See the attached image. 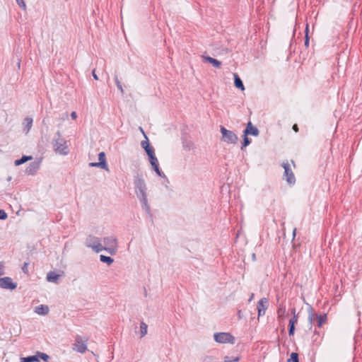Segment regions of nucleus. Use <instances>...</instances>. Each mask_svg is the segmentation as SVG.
Returning <instances> with one entry per match:
<instances>
[{
    "label": "nucleus",
    "mask_w": 362,
    "mask_h": 362,
    "mask_svg": "<svg viewBox=\"0 0 362 362\" xmlns=\"http://www.w3.org/2000/svg\"><path fill=\"white\" fill-rule=\"evenodd\" d=\"M305 33V35L304 45L306 48H308L309 46V42H310V37L308 36V33H309L308 25H306Z\"/></svg>",
    "instance_id": "c85d7f7f"
},
{
    "label": "nucleus",
    "mask_w": 362,
    "mask_h": 362,
    "mask_svg": "<svg viewBox=\"0 0 362 362\" xmlns=\"http://www.w3.org/2000/svg\"><path fill=\"white\" fill-rule=\"evenodd\" d=\"M0 288L13 290L17 288V284L13 282L11 277L5 276L0 278Z\"/></svg>",
    "instance_id": "1a4fd4ad"
},
{
    "label": "nucleus",
    "mask_w": 362,
    "mask_h": 362,
    "mask_svg": "<svg viewBox=\"0 0 362 362\" xmlns=\"http://www.w3.org/2000/svg\"><path fill=\"white\" fill-rule=\"evenodd\" d=\"M3 268H4L3 263L0 262V270H3ZM3 274H4V272L3 271L0 272V276H1Z\"/></svg>",
    "instance_id": "c03bdc74"
},
{
    "label": "nucleus",
    "mask_w": 362,
    "mask_h": 362,
    "mask_svg": "<svg viewBox=\"0 0 362 362\" xmlns=\"http://www.w3.org/2000/svg\"><path fill=\"white\" fill-rule=\"evenodd\" d=\"M214 357L211 356H205L203 358L202 362H214Z\"/></svg>",
    "instance_id": "e433bc0d"
},
{
    "label": "nucleus",
    "mask_w": 362,
    "mask_h": 362,
    "mask_svg": "<svg viewBox=\"0 0 362 362\" xmlns=\"http://www.w3.org/2000/svg\"><path fill=\"white\" fill-rule=\"evenodd\" d=\"M295 325H288V334L289 336H293L295 332Z\"/></svg>",
    "instance_id": "4c0bfd02"
},
{
    "label": "nucleus",
    "mask_w": 362,
    "mask_h": 362,
    "mask_svg": "<svg viewBox=\"0 0 362 362\" xmlns=\"http://www.w3.org/2000/svg\"><path fill=\"white\" fill-rule=\"evenodd\" d=\"M292 129H293L294 132H298V127L296 124H293V127Z\"/></svg>",
    "instance_id": "37998d69"
},
{
    "label": "nucleus",
    "mask_w": 362,
    "mask_h": 362,
    "mask_svg": "<svg viewBox=\"0 0 362 362\" xmlns=\"http://www.w3.org/2000/svg\"><path fill=\"white\" fill-rule=\"evenodd\" d=\"M27 265L28 264L27 263H25L24 264V266L23 267L22 269L23 271V272L26 273L28 271H27Z\"/></svg>",
    "instance_id": "49530a36"
},
{
    "label": "nucleus",
    "mask_w": 362,
    "mask_h": 362,
    "mask_svg": "<svg viewBox=\"0 0 362 362\" xmlns=\"http://www.w3.org/2000/svg\"><path fill=\"white\" fill-rule=\"evenodd\" d=\"M237 315H238V318H239V319H242V317H243V315H242V311H241L240 310H239L238 311Z\"/></svg>",
    "instance_id": "a18cd8bd"
},
{
    "label": "nucleus",
    "mask_w": 362,
    "mask_h": 362,
    "mask_svg": "<svg viewBox=\"0 0 362 362\" xmlns=\"http://www.w3.org/2000/svg\"><path fill=\"white\" fill-rule=\"evenodd\" d=\"M183 148L186 150L189 151L193 146V144L191 141H183Z\"/></svg>",
    "instance_id": "473e14b6"
},
{
    "label": "nucleus",
    "mask_w": 362,
    "mask_h": 362,
    "mask_svg": "<svg viewBox=\"0 0 362 362\" xmlns=\"http://www.w3.org/2000/svg\"><path fill=\"white\" fill-rule=\"evenodd\" d=\"M71 117L73 119H76L77 118V114L76 112H72L71 113Z\"/></svg>",
    "instance_id": "a19ab883"
},
{
    "label": "nucleus",
    "mask_w": 362,
    "mask_h": 362,
    "mask_svg": "<svg viewBox=\"0 0 362 362\" xmlns=\"http://www.w3.org/2000/svg\"><path fill=\"white\" fill-rule=\"evenodd\" d=\"M49 307L46 305H40L35 308V313L40 315H45L49 313Z\"/></svg>",
    "instance_id": "a211bd4d"
},
{
    "label": "nucleus",
    "mask_w": 362,
    "mask_h": 362,
    "mask_svg": "<svg viewBox=\"0 0 362 362\" xmlns=\"http://www.w3.org/2000/svg\"><path fill=\"white\" fill-rule=\"evenodd\" d=\"M99 165H101V168L109 171V168L106 162V157L105 152H100L98 154Z\"/></svg>",
    "instance_id": "f3484780"
},
{
    "label": "nucleus",
    "mask_w": 362,
    "mask_h": 362,
    "mask_svg": "<svg viewBox=\"0 0 362 362\" xmlns=\"http://www.w3.org/2000/svg\"><path fill=\"white\" fill-rule=\"evenodd\" d=\"M202 57H203V60L205 62L211 64L214 67L217 68V69L221 68V64H222L221 61H219L216 59H214L213 57H211L209 56H203Z\"/></svg>",
    "instance_id": "4468645a"
},
{
    "label": "nucleus",
    "mask_w": 362,
    "mask_h": 362,
    "mask_svg": "<svg viewBox=\"0 0 362 362\" xmlns=\"http://www.w3.org/2000/svg\"><path fill=\"white\" fill-rule=\"evenodd\" d=\"M33 159V157L30 156H23L20 159L15 160V165H20L28 160H30Z\"/></svg>",
    "instance_id": "5701e85b"
},
{
    "label": "nucleus",
    "mask_w": 362,
    "mask_h": 362,
    "mask_svg": "<svg viewBox=\"0 0 362 362\" xmlns=\"http://www.w3.org/2000/svg\"><path fill=\"white\" fill-rule=\"evenodd\" d=\"M293 317L289 320L288 325H295L298 322V315H296V309H292Z\"/></svg>",
    "instance_id": "cd10ccee"
},
{
    "label": "nucleus",
    "mask_w": 362,
    "mask_h": 362,
    "mask_svg": "<svg viewBox=\"0 0 362 362\" xmlns=\"http://www.w3.org/2000/svg\"><path fill=\"white\" fill-rule=\"evenodd\" d=\"M141 203V207L148 214H151V207L148 203L147 197L138 198Z\"/></svg>",
    "instance_id": "aec40b11"
},
{
    "label": "nucleus",
    "mask_w": 362,
    "mask_h": 362,
    "mask_svg": "<svg viewBox=\"0 0 362 362\" xmlns=\"http://www.w3.org/2000/svg\"><path fill=\"white\" fill-rule=\"evenodd\" d=\"M40 168V162L33 161L29 164L26 168V173L29 175H34Z\"/></svg>",
    "instance_id": "2eb2a0df"
},
{
    "label": "nucleus",
    "mask_w": 362,
    "mask_h": 362,
    "mask_svg": "<svg viewBox=\"0 0 362 362\" xmlns=\"http://www.w3.org/2000/svg\"><path fill=\"white\" fill-rule=\"evenodd\" d=\"M141 146L148 156L155 153V150L153 147L151 146L147 136H146V140L141 142Z\"/></svg>",
    "instance_id": "ddd939ff"
},
{
    "label": "nucleus",
    "mask_w": 362,
    "mask_h": 362,
    "mask_svg": "<svg viewBox=\"0 0 362 362\" xmlns=\"http://www.w3.org/2000/svg\"><path fill=\"white\" fill-rule=\"evenodd\" d=\"M214 340L218 343H230L235 344V338L228 332H218L214 334Z\"/></svg>",
    "instance_id": "423d86ee"
},
{
    "label": "nucleus",
    "mask_w": 362,
    "mask_h": 362,
    "mask_svg": "<svg viewBox=\"0 0 362 362\" xmlns=\"http://www.w3.org/2000/svg\"><path fill=\"white\" fill-rule=\"evenodd\" d=\"M115 83H116V86L118 88V89L121 91L122 93H124V90H123V88H122V83L121 82L119 81L118 78L117 76H115Z\"/></svg>",
    "instance_id": "2f4dec72"
},
{
    "label": "nucleus",
    "mask_w": 362,
    "mask_h": 362,
    "mask_svg": "<svg viewBox=\"0 0 362 362\" xmlns=\"http://www.w3.org/2000/svg\"><path fill=\"white\" fill-rule=\"evenodd\" d=\"M7 218V214L4 210L0 209V220H5Z\"/></svg>",
    "instance_id": "58836bf2"
},
{
    "label": "nucleus",
    "mask_w": 362,
    "mask_h": 362,
    "mask_svg": "<svg viewBox=\"0 0 362 362\" xmlns=\"http://www.w3.org/2000/svg\"><path fill=\"white\" fill-rule=\"evenodd\" d=\"M85 245L87 247L91 248L96 253L103 251V245L101 244V239L92 235H89L86 238L85 241Z\"/></svg>",
    "instance_id": "20e7f679"
},
{
    "label": "nucleus",
    "mask_w": 362,
    "mask_h": 362,
    "mask_svg": "<svg viewBox=\"0 0 362 362\" xmlns=\"http://www.w3.org/2000/svg\"><path fill=\"white\" fill-rule=\"evenodd\" d=\"M92 75H93V77L94 78V79L95 80H98V75L95 74V71L93 70V72H92Z\"/></svg>",
    "instance_id": "79ce46f5"
},
{
    "label": "nucleus",
    "mask_w": 362,
    "mask_h": 362,
    "mask_svg": "<svg viewBox=\"0 0 362 362\" xmlns=\"http://www.w3.org/2000/svg\"><path fill=\"white\" fill-rule=\"evenodd\" d=\"M39 361L37 355L30 356L21 358V362H37Z\"/></svg>",
    "instance_id": "b1692460"
},
{
    "label": "nucleus",
    "mask_w": 362,
    "mask_h": 362,
    "mask_svg": "<svg viewBox=\"0 0 362 362\" xmlns=\"http://www.w3.org/2000/svg\"><path fill=\"white\" fill-rule=\"evenodd\" d=\"M239 357H235L233 358H231L229 356H225L224 357V362H237L239 361Z\"/></svg>",
    "instance_id": "f704fd0d"
},
{
    "label": "nucleus",
    "mask_w": 362,
    "mask_h": 362,
    "mask_svg": "<svg viewBox=\"0 0 362 362\" xmlns=\"http://www.w3.org/2000/svg\"><path fill=\"white\" fill-rule=\"evenodd\" d=\"M60 275L57 274L54 272H49L47 274V281L49 282H52L55 284H58V280L59 279Z\"/></svg>",
    "instance_id": "6ab92c4d"
},
{
    "label": "nucleus",
    "mask_w": 362,
    "mask_h": 362,
    "mask_svg": "<svg viewBox=\"0 0 362 362\" xmlns=\"http://www.w3.org/2000/svg\"><path fill=\"white\" fill-rule=\"evenodd\" d=\"M315 319L317 320V326L321 327L322 325L327 321V314H316Z\"/></svg>",
    "instance_id": "412c9836"
},
{
    "label": "nucleus",
    "mask_w": 362,
    "mask_h": 362,
    "mask_svg": "<svg viewBox=\"0 0 362 362\" xmlns=\"http://www.w3.org/2000/svg\"><path fill=\"white\" fill-rule=\"evenodd\" d=\"M100 260L103 263H106L107 265H110L114 262V259L111 257L103 255H100Z\"/></svg>",
    "instance_id": "393cba45"
},
{
    "label": "nucleus",
    "mask_w": 362,
    "mask_h": 362,
    "mask_svg": "<svg viewBox=\"0 0 362 362\" xmlns=\"http://www.w3.org/2000/svg\"><path fill=\"white\" fill-rule=\"evenodd\" d=\"M18 6L23 10H26V4L24 0H16Z\"/></svg>",
    "instance_id": "c9c22d12"
},
{
    "label": "nucleus",
    "mask_w": 362,
    "mask_h": 362,
    "mask_svg": "<svg viewBox=\"0 0 362 362\" xmlns=\"http://www.w3.org/2000/svg\"><path fill=\"white\" fill-rule=\"evenodd\" d=\"M105 246H103V250H105L111 255H115L117 252V240L114 236H107L103 238Z\"/></svg>",
    "instance_id": "7ed1b4c3"
},
{
    "label": "nucleus",
    "mask_w": 362,
    "mask_h": 362,
    "mask_svg": "<svg viewBox=\"0 0 362 362\" xmlns=\"http://www.w3.org/2000/svg\"><path fill=\"white\" fill-rule=\"evenodd\" d=\"M220 132L222 134L221 140L227 144H235L237 143L238 138L237 135L230 130H228L223 126H221Z\"/></svg>",
    "instance_id": "39448f33"
},
{
    "label": "nucleus",
    "mask_w": 362,
    "mask_h": 362,
    "mask_svg": "<svg viewBox=\"0 0 362 362\" xmlns=\"http://www.w3.org/2000/svg\"><path fill=\"white\" fill-rule=\"evenodd\" d=\"M134 185L137 198L147 197V187L142 174L137 173L134 175Z\"/></svg>",
    "instance_id": "f03ea898"
},
{
    "label": "nucleus",
    "mask_w": 362,
    "mask_h": 362,
    "mask_svg": "<svg viewBox=\"0 0 362 362\" xmlns=\"http://www.w3.org/2000/svg\"><path fill=\"white\" fill-rule=\"evenodd\" d=\"M253 296H254V294L252 293V294L251 295V296H250V298L249 300H251L252 299Z\"/></svg>",
    "instance_id": "8fccbe9b"
},
{
    "label": "nucleus",
    "mask_w": 362,
    "mask_h": 362,
    "mask_svg": "<svg viewBox=\"0 0 362 362\" xmlns=\"http://www.w3.org/2000/svg\"><path fill=\"white\" fill-rule=\"evenodd\" d=\"M66 144V141L62 137L61 133L59 131L57 132L52 142L54 151L62 155H67L69 151Z\"/></svg>",
    "instance_id": "f257e3e1"
},
{
    "label": "nucleus",
    "mask_w": 362,
    "mask_h": 362,
    "mask_svg": "<svg viewBox=\"0 0 362 362\" xmlns=\"http://www.w3.org/2000/svg\"><path fill=\"white\" fill-rule=\"evenodd\" d=\"M36 355H37L38 358L40 357L41 359H42L45 361H47L49 359V356L45 353L37 352Z\"/></svg>",
    "instance_id": "7c9ffc66"
},
{
    "label": "nucleus",
    "mask_w": 362,
    "mask_h": 362,
    "mask_svg": "<svg viewBox=\"0 0 362 362\" xmlns=\"http://www.w3.org/2000/svg\"><path fill=\"white\" fill-rule=\"evenodd\" d=\"M251 144V139L248 138V136L243 134V141L242 143L241 149L243 150L245 147L249 146Z\"/></svg>",
    "instance_id": "bb28decb"
},
{
    "label": "nucleus",
    "mask_w": 362,
    "mask_h": 362,
    "mask_svg": "<svg viewBox=\"0 0 362 362\" xmlns=\"http://www.w3.org/2000/svg\"><path fill=\"white\" fill-rule=\"evenodd\" d=\"M296 229L295 228V229L293 230V237H295V235H296Z\"/></svg>",
    "instance_id": "09e8293b"
},
{
    "label": "nucleus",
    "mask_w": 362,
    "mask_h": 362,
    "mask_svg": "<svg viewBox=\"0 0 362 362\" xmlns=\"http://www.w3.org/2000/svg\"><path fill=\"white\" fill-rule=\"evenodd\" d=\"M88 339L86 340H83L82 337L79 335H77L75 337V341L74 345V350L76 351L78 353L83 354L87 350L86 341Z\"/></svg>",
    "instance_id": "0eeeda50"
},
{
    "label": "nucleus",
    "mask_w": 362,
    "mask_h": 362,
    "mask_svg": "<svg viewBox=\"0 0 362 362\" xmlns=\"http://www.w3.org/2000/svg\"><path fill=\"white\" fill-rule=\"evenodd\" d=\"M282 167L284 169V176L286 180L289 184H294L296 182L295 176L291 169L290 165L288 163H283Z\"/></svg>",
    "instance_id": "9d476101"
},
{
    "label": "nucleus",
    "mask_w": 362,
    "mask_h": 362,
    "mask_svg": "<svg viewBox=\"0 0 362 362\" xmlns=\"http://www.w3.org/2000/svg\"><path fill=\"white\" fill-rule=\"evenodd\" d=\"M252 258H255V254L252 255Z\"/></svg>",
    "instance_id": "3c124183"
},
{
    "label": "nucleus",
    "mask_w": 362,
    "mask_h": 362,
    "mask_svg": "<svg viewBox=\"0 0 362 362\" xmlns=\"http://www.w3.org/2000/svg\"><path fill=\"white\" fill-rule=\"evenodd\" d=\"M243 134L247 136L252 135L255 136H257L259 134V131L256 127L252 125L251 122H249L243 131Z\"/></svg>",
    "instance_id": "f8f14e48"
},
{
    "label": "nucleus",
    "mask_w": 362,
    "mask_h": 362,
    "mask_svg": "<svg viewBox=\"0 0 362 362\" xmlns=\"http://www.w3.org/2000/svg\"><path fill=\"white\" fill-rule=\"evenodd\" d=\"M148 156L149 162L153 168V170L156 172V173L158 176L167 179L165 175L163 173V172L161 171V170L159 168V163H158V160L155 155V153H152Z\"/></svg>",
    "instance_id": "6e6552de"
},
{
    "label": "nucleus",
    "mask_w": 362,
    "mask_h": 362,
    "mask_svg": "<svg viewBox=\"0 0 362 362\" xmlns=\"http://www.w3.org/2000/svg\"><path fill=\"white\" fill-rule=\"evenodd\" d=\"M269 301L266 298H261L257 305L258 311V316H262L265 314L266 310L267 309Z\"/></svg>",
    "instance_id": "9b49d317"
},
{
    "label": "nucleus",
    "mask_w": 362,
    "mask_h": 362,
    "mask_svg": "<svg viewBox=\"0 0 362 362\" xmlns=\"http://www.w3.org/2000/svg\"><path fill=\"white\" fill-rule=\"evenodd\" d=\"M139 129L141 130V132H142V134H144V137L146 138V134L144 133L143 129L141 127H139Z\"/></svg>",
    "instance_id": "de8ad7c7"
},
{
    "label": "nucleus",
    "mask_w": 362,
    "mask_h": 362,
    "mask_svg": "<svg viewBox=\"0 0 362 362\" xmlns=\"http://www.w3.org/2000/svg\"><path fill=\"white\" fill-rule=\"evenodd\" d=\"M33 122V118H31L30 117H26L23 119V132L26 134L30 132V129L32 128Z\"/></svg>",
    "instance_id": "dca6fc26"
},
{
    "label": "nucleus",
    "mask_w": 362,
    "mask_h": 362,
    "mask_svg": "<svg viewBox=\"0 0 362 362\" xmlns=\"http://www.w3.org/2000/svg\"><path fill=\"white\" fill-rule=\"evenodd\" d=\"M88 165L90 167H97V168H101V165H99V162H98V163H89Z\"/></svg>",
    "instance_id": "ea45409f"
},
{
    "label": "nucleus",
    "mask_w": 362,
    "mask_h": 362,
    "mask_svg": "<svg viewBox=\"0 0 362 362\" xmlns=\"http://www.w3.org/2000/svg\"><path fill=\"white\" fill-rule=\"evenodd\" d=\"M288 361V362H299L298 354L296 352H292Z\"/></svg>",
    "instance_id": "c756f323"
},
{
    "label": "nucleus",
    "mask_w": 362,
    "mask_h": 362,
    "mask_svg": "<svg viewBox=\"0 0 362 362\" xmlns=\"http://www.w3.org/2000/svg\"><path fill=\"white\" fill-rule=\"evenodd\" d=\"M234 85L238 89L242 90L245 89L243 81L237 74H234Z\"/></svg>",
    "instance_id": "4be33fe9"
},
{
    "label": "nucleus",
    "mask_w": 362,
    "mask_h": 362,
    "mask_svg": "<svg viewBox=\"0 0 362 362\" xmlns=\"http://www.w3.org/2000/svg\"><path fill=\"white\" fill-rule=\"evenodd\" d=\"M313 309L312 308L309 310V315H308V320L310 323L312 325L313 321L315 319V315L313 313Z\"/></svg>",
    "instance_id": "72a5a7b5"
},
{
    "label": "nucleus",
    "mask_w": 362,
    "mask_h": 362,
    "mask_svg": "<svg viewBox=\"0 0 362 362\" xmlns=\"http://www.w3.org/2000/svg\"><path fill=\"white\" fill-rule=\"evenodd\" d=\"M147 329L148 325L144 322H141L140 324L141 338L144 337L147 334Z\"/></svg>",
    "instance_id": "a878e982"
}]
</instances>
